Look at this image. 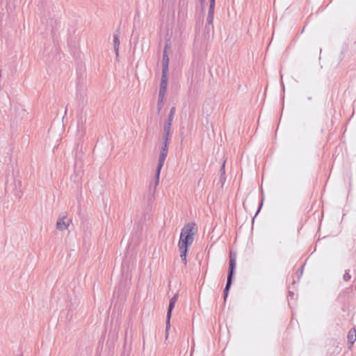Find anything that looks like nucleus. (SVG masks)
Here are the masks:
<instances>
[{"mask_svg":"<svg viewBox=\"0 0 356 356\" xmlns=\"http://www.w3.org/2000/svg\"><path fill=\"white\" fill-rule=\"evenodd\" d=\"M197 232V228L194 222L186 224L181 229L178 245L180 251V257L184 265L187 264L188 248L193 243L194 236Z\"/></svg>","mask_w":356,"mask_h":356,"instance_id":"nucleus-1","label":"nucleus"},{"mask_svg":"<svg viewBox=\"0 0 356 356\" xmlns=\"http://www.w3.org/2000/svg\"><path fill=\"white\" fill-rule=\"evenodd\" d=\"M236 254L235 253H233L231 252L230 254H229V267L227 284H226L225 288L224 289L225 300H226V298L227 297L228 291H229L230 286L232 284V277H233L234 272V270L236 268Z\"/></svg>","mask_w":356,"mask_h":356,"instance_id":"nucleus-2","label":"nucleus"},{"mask_svg":"<svg viewBox=\"0 0 356 356\" xmlns=\"http://www.w3.org/2000/svg\"><path fill=\"white\" fill-rule=\"evenodd\" d=\"M168 145H168V144L163 143V146H162L161 152H160L158 165H157L156 172V180H155L156 185H158L159 181L160 172H161V170L162 167L163 166L167 154H168Z\"/></svg>","mask_w":356,"mask_h":356,"instance_id":"nucleus-3","label":"nucleus"},{"mask_svg":"<svg viewBox=\"0 0 356 356\" xmlns=\"http://www.w3.org/2000/svg\"><path fill=\"white\" fill-rule=\"evenodd\" d=\"M177 300H178V294H175L170 300L168 309V312H167V316H166V330H165V333H166L165 337L166 338H168V332H169L170 327V318H171V315H172V311L173 308L175 307V305L176 302H177Z\"/></svg>","mask_w":356,"mask_h":356,"instance_id":"nucleus-4","label":"nucleus"},{"mask_svg":"<svg viewBox=\"0 0 356 356\" xmlns=\"http://www.w3.org/2000/svg\"><path fill=\"white\" fill-rule=\"evenodd\" d=\"M215 0H210L209 8L207 18L208 25H212L214 17Z\"/></svg>","mask_w":356,"mask_h":356,"instance_id":"nucleus-5","label":"nucleus"},{"mask_svg":"<svg viewBox=\"0 0 356 356\" xmlns=\"http://www.w3.org/2000/svg\"><path fill=\"white\" fill-rule=\"evenodd\" d=\"M113 47L116 57L119 56V47H120V31L117 30L113 34Z\"/></svg>","mask_w":356,"mask_h":356,"instance_id":"nucleus-6","label":"nucleus"},{"mask_svg":"<svg viewBox=\"0 0 356 356\" xmlns=\"http://www.w3.org/2000/svg\"><path fill=\"white\" fill-rule=\"evenodd\" d=\"M169 58L165 47L162 59V72L168 73Z\"/></svg>","mask_w":356,"mask_h":356,"instance_id":"nucleus-7","label":"nucleus"},{"mask_svg":"<svg viewBox=\"0 0 356 356\" xmlns=\"http://www.w3.org/2000/svg\"><path fill=\"white\" fill-rule=\"evenodd\" d=\"M175 114V107H172L168 116V120L164 124V127L171 128L174 116Z\"/></svg>","mask_w":356,"mask_h":356,"instance_id":"nucleus-8","label":"nucleus"},{"mask_svg":"<svg viewBox=\"0 0 356 356\" xmlns=\"http://www.w3.org/2000/svg\"><path fill=\"white\" fill-rule=\"evenodd\" d=\"M65 217H60L56 222V228L60 231L67 229L69 224L65 221Z\"/></svg>","mask_w":356,"mask_h":356,"instance_id":"nucleus-9","label":"nucleus"},{"mask_svg":"<svg viewBox=\"0 0 356 356\" xmlns=\"http://www.w3.org/2000/svg\"><path fill=\"white\" fill-rule=\"evenodd\" d=\"M356 340V330L355 328L351 329L348 334V342L350 344V348L353 345Z\"/></svg>","mask_w":356,"mask_h":356,"instance_id":"nucleus-10","label":"nucleus"},{"mask_svg":"<svg viewBox=\"0 0 356 356\" xmlns=\"http://www.w3.org/2000/svg\"><path fill=\"white\" fill-rule=\"evenodd\" d=\"M168 86V73L162 72L160 88L167 89Z\"/></svg>","mask_w":356,"mask_h":356,"instance_id":"nucleus-11","label":"nucleus"},{"mask_svg":"<svg viewBox=\"0 0 356 356\" xmlns=\"http://www.w3.org/2000/svg\"><path fill=\"white\" fill-rule=\"evenodd\" d=\"M170 129H171V128L164 127V132H165V137H164V141H163L164 144L169 145L170 139V136H171Z\"/></svg>","mask_w":356,"mask_h":356,"instance_id":"nucleus-12","label":"nucleus"},{"mask_svg":"<svg viewBox=\"0 0 356 356\" xmlns=\"http://www.w3.org/2000/svg\"><path fill=\"white\" fill-rule=\"evenodd\" d=\"M165 92H166V90L165 89H163V88H160L159 89V99L160 100V103L163 102V99H164L165 95Z\"/></svg>","mask_w":356,"mask_h":356,"instance_id":"nucleus-13","label":"nucleus"},{"mask_svg":"<svg viewBox=\"0 0 356 356\" xmlns=\"http://www.w3.org/2000/svg\"><path fill=\"white\" fill-rule=\"evenodd\" d=\"M343 280L346 281V282H348V281H349L350 280L351 276H350V275L349 273V270H346L345 271V273L343 275Z\"/></svg>","mask_w":356,"mask_h":356,"instance_id":"nucleus-14","label":"nucleus"},{"mask_svg":"<svg viewBox=\"0 0 356 356\" xmlns=\"http://www.w3.org/2000/svg\"><path fill=\"white\" fill-rule=\"evenodd\" d=\"M162 104H163V102L162 103H160V100L159 99V102H158V107H159V110L161 109V106H162Z\"/></svg>","mask_w":356,"mask_h":356,"instance_id":"nucleus-15","label":"nucleus"},{"mask_svg":"<svg viewBox=\"0 0 356 356\" xmlns=\"http://www.w3.org/2000/svg\"><path fill=\"white\" fill-rule=\"evenodd\" d=\"M225 163H223L222 166V168H221V171H222V174H224L225 173Z\"/></svg>","mask_w":356,"mask_h":356,"instance_id":"nucleus-16","label":"nucleus"},{"mask_svg":"<svg viewBox=\"0 0 356 356\" xmlns=\"http://www.w3.org/2000/svg\"><path fill=\"white\" fill-rule=\"evenodd\" d=\"M204 0H200V1L202 3Z\"/></svg>","mask_w":356,"mask_h":356,"instance_id":"nucleus-17","label":"nucleus"}]
</instances>
